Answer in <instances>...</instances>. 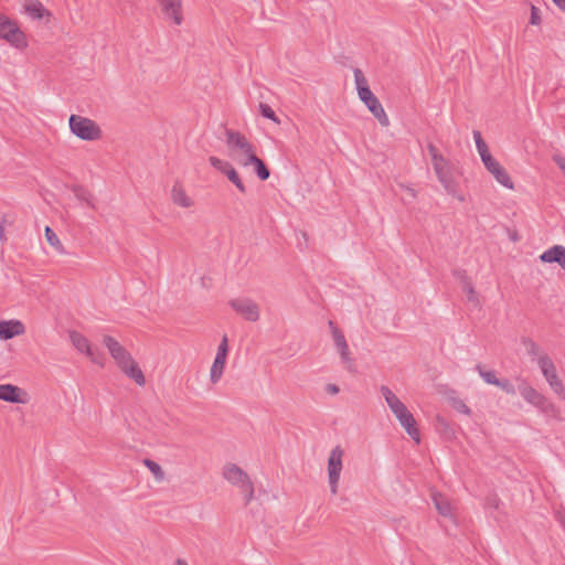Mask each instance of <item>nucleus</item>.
Listing matches in <instances>:
<instances>
[{
	"mask_svg": "<svg viewBox=\"0 0 565 565\" xmlns=\"http://www.w3.org/2000/svg\"><path fill=\"white\" fill-rule=\"evenodd\" d=\"M354 79L359 98L367 107L370 113L377 119L381 126L387 127L390 125V119L379 98L369 87L367 81L360 68L354 70Z\"/></svg>",
	"mask_w": 565,
	"mask_h": 565,
	"instance_id": "nucleus-1",
	"label": "nucleus"
},
{
	"mask_svg": "<svg viewBox=\"0 0 565 565\" xmlns=\"http://www.w3.org/2000/svg\"><path fill=\"white\" fill-rule=\"evenodd\" d=\"M71 132L86 141L98 140L102 137L100 127L87 117L72 114L68 119Z\"/></svg>",
	"mask_w": 565,
	"mask_h": 565,
	"instance_id": "nucleus-2",
	"label": "nucleus"
},
{
	"mask_svg": "<svg viewBox=\"0 0 565 565\" xmlns=\"http://www.w3.org/2000/svg\"><path fill=\"white\" fill-rule=\"evenodd\" d=\"M0 38L18 50L28 46L25 34L18 23L2 13H0Z\"/></svg>",
	"mask_w": 565,
	"mask_h": 565,
	"instance_id": "nucleus-3",
	"label": "nucleus"
},
{
	"mask_svg": "<svg viewBox=\"0 0 565 565\" xmlns=\"http://www.w3.org/2000/svg\"><path fill=\"white\" fill-rule=\"evenodd\" d=\"M70 340L72 344L75 347L77 351L81 353H84L87 358L90 359L93 363H96L100 366L104 365L105 355L103 352L95 350L89 340L79 333L78 331L72 330L68 333Z\"/></svg>",
	"mask_w": 565,
	"mask_h": 565,
	"instance_id": "nucleus-4",
	"label": "nucleus"
},
{
	"mask_svg": "<svg viewBox=\"0 0 565 565\" xmlns=\"http://www.w3.org/2000/svg\"><path fill=\"white\" fill-rule=\"evenodd\" d=\"M230 307L248 322H256L260 317V309L257 302L250 298L239 297L228 301Z\"/></svg>",
	"mask_w": 565,
	"mask_h": 565,
	"instance_id": "nucleus-5",
	"label": "nucleus"
},
{
	"mask_svg": "<svg viewBox=\"0 0 565 565\" xmlns=\"http://www.w3.org/2000/svg\"><path fill=\"white\" fill-rule=\"evenodd\" d=\"M343 454V449L340 446H335L331 450L328 459V481L332 494H337L338 492Z\"/></svg>",
	"mask_w": 565,
	"mask_h": 565,
	"instance_id": "nucleus-6",
	"label": "nucleus"
},
{
	"mask_svg": "<svg viewBox=\"0 0 565 565\" xmlns=\"http://www.w3.org/2000/svg\"><path fill=\"white\" fill-rule=\"evenodd\" d=\"M395 417L398 419L401 426L406 430L409 437L416 443H420V434L417 428L416 420L413 414L407 409L404 403L399 404L397 407L391 409Z\"/></svg>",
	"mask_w": 565,
	"mask_h": 565,
	"instance_id": "nucleus-7",
	"label": "nucleus"
},
{
	"mask_svg": "<svg viewBox=\"0 0 565 565\" xmlns=\"http://www.w3.org/2000/svg\"><path fill=\"white\" fill-rule=\"evenodd\" d=\"M433 166L439 182L444 185L447 193L456 196L459 201H463V196L457 195V184L452 178L449 162L444 158L443 162H435Z\"/></svg>",
	"mask_w": 565,
	"mask_h": 565,
	"instance_id": "nucleus-8",
	"label": "nucleus"
},
{
	"mask_svg": "<svg viewBox=\"0 0 565 565\" xmlns=\"http://www.w3.org/2000/svg\"><path fill=\"white\" fill-rule=\"evenodd\" d=\"M209 161H210V163H211V166L213 168H215L220 172L224 173L227 177V179L233 184H235V186L238 189V191L241 193H245L246 192V186L243 183L239 174L237 173L235 168L228 161H224V160H222V159H220L217 157H214V156L210 157Z\"/></svg>",
	"mask_w": 565,
	"mask_h": 565,
	"instance_id": "nucleus-9",
	"label": "nucleus"
},
{
	"mask_svg": "<svg viewBox=\"0 0 565 565\" xmlns=\"http://www.w3.org/2000/svg\"><path fill=\"white\" fill-rule=\"evenodd\" d=\"M482 163L484 164L486 169L494 177V179L502 184L503 186L508 189H513L514 184L508 174L507 170L491 156H484L483 159H481Z\"/></svg>",
	"mask_w": 565,
	"mask_h": 565,
	"instance_id": "nucleus-10",
	"label": "nucleus"
},
{
	"mask_svg": "<svg viewBox=\"0 0 565 565\" xmlns=\"http://www.w3.org/2000/svg\"><path fill=\"white\" fill-rule=\"evenodd\" d=\"M328 324L331 330L334 345L338 349L342 362L344 364H348V370L352 371V359L350 356V350L343 332L337 327V324L332 320H329Z\"/></svg>",
	"mask_w": 565,
	"mask_h": 565,
	"instance_id": "nucleus-11",
	"label": "nucleus"
},
{
	"mask_svg": "<svg viewBox=\"0 0 565 565\" xmlns=\"http://www.w3.org/2000/svg\"><path fill=\"white\" fill-rule=\"evenodd\" d=\"M225 136H226V143H227L228 148H231V149L236 148V149L242 150L246 157L245 159H249L252 154H256L254 147L252 146V143L246 139V137L243 134L232 130V129H226Z\"/></svg>",
	"mask_w": 565,
	"mask_h": 565,
	"instance_id": "nucleus-12",
	"label": "nucleus"
},
{
	"mask_svg": "<svg viewBox=\"0 0 565 565\" xmlns=\"http://www.w3.org/2000/svg\"><path fill=\"white\" fill-rule=\"evenodd\" d=\"M222 475L225 480L239 489L250 481L249 476L241 467L231 462L224 466Z\"/></svg>",
	"mask_w": 565,
	"mask_h": 565,
	"instance_id": "nucleus-13",
	"label": "nucleus"
},
{
	"mask_svg": "<svg viewBox=\"0 0 565 565\" xmlns=\"http://www.w3.org/2000/svg\"><path fill=\"white\" fill-rule=\"evenodd\" d=\"M0 399L13 404H25L29 401L28 393L13 384L0 385Z\"/></svg>",
	"mask_w": 565,
	"mask_h": 565,
	"instance_id": "nucleus-14",
	"label": "nucleus"
},
{
	"mask_svg": "<svg viewBox=\"0 0 565 565\" xmlns=\"http://www.w3.org/2000/svg\"><path fill=\"white\" fill-rule=\"evenodd\" d=\"M103 343L108 349L111 358L116 361L118 366L127 359H130L131 354L115 338L104 335Z\"/></svg>",
	"mask_w": 565,
	"mask_h": 565,
	"instance_id": "nucleus-15",
	"label": "nucleus"
},
{
	"mask_svg": "<svg viewBox=\"0 0 565 565\" xmlns=\"http://www.w3.org/2000/svg\"><path fill=\"white\" fill-rule=\"evenodd\" d=\"M452 275L460 282L462 291L467 294L468 301L475 305H479L478 295L475 290L471 279L467 275V271L461 268H455L452 270Z\"/></svg>",
	"mask_w": 565,
	"mask_h": 565,
	"instance_id": "nucleus-16",
	"label": "nucleus"
},
{
	"mask_svg": "<svg viewBox=\"0 0 565 565\" xmlns=\"http://www.w3.org/2000/svg\"><path fill=\"white\" fill-rule=\"evenodd\" d=\"M164 15L171 19L177 25H180L183 21L181 7L182 0H158Z\"/></svg>",
	"mask_w": 565,
	"mask_h": 565,
	"instance_id": "nucleus-17",
	"label": "nucleus"
},
{
	"mask_svg": "<svg viewBox=\"0 0 565 565\" xmlns=\"http://www.w3.org/2000/svg\"><path fill=\"white\" fill-rule=\"evenodd\" d=\"M542 263H556L565 270V247L563 245H553L539 256Z\"/></svg>",
	"mask_w": 565,
	"mask_h": 565,
	"instance_id": "nucleus-18",
	"label": "nucleus"
},
{
	"mask_svg": "<svg viewBox=\"0 0 565 565\" xmlns=\"http://www.w3.org/2000/svg\"><path fill=\"white\" fill-rule=\"evenodd\" d=\"M24 331V324L19 320L0 321V339L2 340H10L17 335L23 334Z\"/></svg>",
	"mask_w": 565,
	"mask_h": 565,
	"instance_id": "nucleus-19",
	"label": "nucleus"
},
{
	"mask_svg": "<svg viewBox=\"0 0 565 565\" xmlns=\"http://www.w3.org/2000/svg\"><path fill=\"white\" fill-rule=\"evenodd\" d=\"M119 369L126 374L129 379L134 380L136 384L139 386H143L146 384V377L140 370L138 363L130 356L122 364L119 365Z\"/></svg>",
	"mask_w": 565,
	"mask_h": 565,
	"instance_id": "nucleus-20",
	"label": "nucleus"
},
{
	"mask_svg": "<svg viewBox=\"0 0 565 565\" xmlns=\"http://www.w3.org/2000/svg\"><path fill=\"white\" fill-rule=\"evenodd\" d=\"M238 162L241 164H243L244 167L253 164L254 168H255V172H256L257 177L262 181H266L270 177L269 168L264 162V160H262L260 158L257 157V154H252L249 159L239 160Z\"/></svg>",
	"mask_w": 565,
	"mask_h": 565,
	"instance_id": "nucleus-21",
	"label": "nucleus"
},
{
	"mask_svg": "<svg viewBox=\"0 0 565 565\" xmlns=\"http://www.w3.org/2000/svg\"><path fill=\"white\" fill-rule=\"evenodd\" d=\"M171 199L174 204L180 205L182 207H190L193 205V201L186 195L185 191L183 190L179 182H175V184L172 188Z\"/></svg>",
	"mask_w": 565,
	"mask_h": 565,
	"instance_id": "nucleus-22",
	"label": "nucleus"
},
{
	"mask_svg": "<svg viewBox=\"0 0 565 565\" xmlns=\"http://www.w3.org/2000/svg\"><path fill=\"white\" fill-rule=\"evenodd\" d=\"M71 189L77 200L83 201L88 206L95 209L94 195L87 189L79 184H74Z\"/></svg>",
	"mask_w": 565,
	"mask_h": 565,
	"instance_id": "nucleus-23",
	"label": "nucleus"
},
{
	"mask_svg": "<svg viewBox=\"0 0 565 565\" xmlns=\"http://www.w3.org/2000/svg\"><path fill=\"white\" fill-rule=\"evenodd\" d=\"M225 363H226L225 358L215 355V359L211 366V372H210V380L213 384L217 383L220 381V379L222 377Z\"/></svg>",
	"mask_w": 565,
	"mask_h": 565,
	"instance_id": "nucleus-24",
	"label": "nucleus"
},
{
	"mask_svg": "<svg viewBox=\"0 0 565 565\" xmlns=\"http://www.w3.org/2000/svg\"><path fill=\"white\" fill-rule=\"evenodd\" d=\"M433 501L435 503V508L443 516H450L451 515V507L448 500L443 497L441 494H434Z\"/></svg>",
	"mask_w": 565,
	"mask_h": 565,
	"instance_id": "nucleus-25",
	"label": "nucleus"
},
{
	"mask_svg": "<svg viewBox=\"0 0 565 565\" xmlns=\"http://www.w3.org/2000/svg\"><path fill=\"white\" fill-rule=\"evenodd\" d=\"M25 10L34 19H42L45 14H50L49 11L39 1L26 4Z\"/></svg>",
	"mask_w": 565,
	"mask_h": 565,
	"instance_id": "nucleus-26",
	"label": "nucleus"
},
{
	"mask_svg": "<svg viewBox=\"0 0 565 565\" xmlns=\"http://www.w3.org/2000/svg\"><path fill=\"white\" fill-rule=\"evenodd\" d=\"M521 343H522V345L524 347L526 353L531 356L532 360H535V359L539 360V356L541 355L540 354V348L534 342L533 339L527 338V337H522L521 338Z\"/></svg>",
	"mask_w": 565,
	"mask_h": 565,
	"instance_id": "nucleus-27",
	"label": "nucleus"
},
{
	"mask_svg": "<svg viewBox=\"0 0 565 565\" xmlns=\"http://www.w3.org/2000/svg\"><path fill=\"white\" fill-rule=\"evenodd\" d=\"M520 394L526 402L531 403L532 405L535 403L536 399H540V396L542 395L535 388L527 384H523L520 386Z\"/></svg>",
	"mask_w": 565,
	"mask_h": 565,
	"instance_id": "nucleus-28",
	"label": "nucleus"
},
{
	"mask_svg": "<svg viewBox=\"0 0 565 565\" xmlns=\"http://www.w3.org/2000/svg\"><path fill=\"white\" fill-rule=\"evenodd\" d=\"M44 232H45V238H46L47 243L51 246H53L57 252L64 253V247H63L61 241L58 239L57 235L55 234V232L50 226H46Z\"/></svg>",
	"mask_w": 565,
	"mask_h": 565,
	"instance_id": "nucleus-29",
	"label": "nucleus"
},
{
	"mask_svg": "<svg viewBox=\"0 0 565 565\" xmlns=\"http://www.w3.org/2000/svg\"><path fill=\"white\" fill-rule=\"evenodd\" d=\"M143 465L152 472L156 480L162 481L164 479V471L158 462L147 458L143 460Z\"/></svg>",
	"mask_w": 565,
	"mask_h": 565,
	"instance_id": "nucleus-30",
	"label": "nucleus"
},
{
	"mask_svg": "<svg viewBox=\"0 0 565 565\" xmlns=\"http://www.w3.org/2000/svg\"><path fill=\"white\" fill-rule=\"evenodd\" d=\"M473 138L481 159H483L484 156L491 154L479 130H473Z\"/></svg>",
	"mask_w": 565,
	"mask_h": 565,
	"instance_id": "nucleus-31",
	"label": "nucleus"
},
{
	"mask_svg": "<svg viewBox=\"0 0 565 565\" xmlns=\"http://www.w3.org/2000/svg\"><path fill=\"white\" fill-rule=\"evenodd\" d=\"M258 110L264 118L270 119L275 124H280L279 118L276 116L275 111L268 104L259 103Z\"/></svg>",
	"mask_w": 565,
	"mask_h": 565,
	"instance_id": "nucleus-32",
	"label": "nucleus"
},
{
	"mask_svg": "<svg viewBox=\"0 0 565 565\" xmlns=\"http://www.w3.org/2000/svg\"><path fill=\"white\" fill-rule=\"evenodd\" d=\"M476 370L478 371L479 375L483 379L486 383L497 385L499 379L497 377L494 371H486L483 370L481 364H477Z\"/></svg>",
	"mask_w": 565,
	"mask_h": 565,
	"instance_id": "nucleus-33",
	"label": "nucleus"
},
{
	"mask_svg": "<svg viewBox=\"0 0 565 565\" xmlns=\"http://www.w3.org/2000/svg\"><path fill=\"white\" fill-rule=\"evenodd\" d=\"M537 363L542 373L555 366L552 359L545 353L539 356Z\"/></svg>",
	"mask_w": 565,
	"mask_h": 565,
	"instance_id": "nucleus-34",
	"label": "nucleus"
},
{
	"mask_svg": "<svg viewBox=\"0 0 565 565\" xmlns=\"http://www.w3.org/2000/svg\"><path fill=\"white\" fill-rule=\"evenodd\" d=\"M495 386L510 395H514L516 393L514 385L508 379H499Z\"/></svg>",
	"mask_w": 565,
	"mask_h": 565,
	"instance_id": "nucleus-35",
	"label": "nucleus"
},
{
	"mask_svg": "<svg viewBox=\"0 0 565 565\" xmlns=\"http://www.w3.org/2000/svg\"><path fill=\"white\" fill-rule=\"evenodd\" d=\"M245 497V505H247L254 499V484L252 480L241 489Z\"/></svg>",
	"mask_w": 565,
	"mask_h": 565,
	"instance_id": "nucleus-36",
	"label": "nucleus"
},
{
	"mask_svg": "<svg viewBox=\"0 0 565 565\" xmlns=\"http://www.w3.org/2000/svg\"><path fill=\"white\" fill-rule=\"evenodd\" d=\"M551 388L562 398L565 399V387L559 379L548 383Z\"/></svg>",
	"mask_w": 565,
	"mask_h": 565,
	"instance_id": "nucleus-37",
	"label": "nucleus"
},
{
	"mask_svg": "<svg viewBox=\"0 0 565 565\" xmlns=\"http://www.w3.org/2000/svg\"><path fill=\"white\" fill-rule=\"evenodd\" d=\"M427 150H428V152H429V154L431 157L433 163H435V162H443L444 157H443V154L439 153V151H438V149L436 148L435 145L428 143Z\"/></svg>",
	"mask_w": 565,
	"mask_h": 565,
	"instance_id": "nucleus-38",
	"label": "nucleus"
},
{
	"mask_svg": "<svg viewBox=\"0 0 565 565\" xmlns=\"http://www.w3.org/2000/svg\"><path fill=\"white\" fill-rule=\"evenodd\" d=\"M228 354V341L227 337L224 335L221 343L218 344L216 356L227 358Z\"/></svg>",
	"mask_w": 565,
	"mask_h": 565,
	"instance_id": "nucleus-39",
	"label": "nucleus"
},
{
	"mask_svg": "<svg viewBox=\"0 0 565 565\" xmlns=\"http://www.w3.org/2000/svg\"><path fill=\"white\" fill-rule=\"evenodd\" d=\"M541 23V14L539 8L535 6L531 7L530 24L539 25Z\"/></svg>",
	"mask_w": 565,
	"mask_h": 565,
	"instance_id": "nucleus-40",
	"label": "nucleus"
},
{
	"mask_svg": "<svg viewBox=\"0 0 565 565\" xmlns=\"http://www.w3.org/2000/svg\"><path fill=\"white\" fill-rule=\"evenodd\" d=\"M533 405L539 407L543 412H547L548 408L552 406L551 403L548 402V399L543 395H541L540 399H536Z\"/></svg>",
	"mask_w": 565,
	"mask_h": 565,
	"instance_id": "nucleus-41",
	"label": "nucleus"
},
{
	"mask_svg": "<svg viewBox=\"0 0 565 565\" xmlns=\"http://www.w3.org/2000/svg\"><path fill=\"white\" fill-rule=\"evenodd\" d=\"M533 405L539 407L543 412H547L548 408L552 406L551 403L548 402V399L543 395H541L540 399H536Z\"/></svg>",
	"mask_w": 565,
	"mask_h": 565,
	"instance_id": "nucleus-42",
	"label": "nucleus"
},
{
	"mask_svg": "<svg viewBox=\"0 0 565 565\" xmlns=\"http://www.w3.org/2000/svg\"><path fill=\"white\" fill-rule=\"evenodd\" d=\"M486 503L488 507H492L494 509L499 508L500 499L497 494H490L487 497Z\"/></svg>",
	"mask_w": 565,
	"mask_h": 565,
	"instance_id": "nucleus-43",
	"label": "nucleus"
},
{
	"mask_svg": "<svg viewBox=\"0 0 565 565\" xmlns=\"http://www.w3.org/2000/svg\"><path fill=\"white\" fill-rule=\"evenodd\" d=\"M543 375L548 383L558 379L555 366L548 371L543 372Z\"/></svg>",
	"mask_w": 565,
	"mask_h": 565,
	"instance_id": "nucleus-44",
	"label": "nucleus"
},
{
	"mask_svg": "<svg viewBox=\"0 0 565 565\" xmlns=\"http://www.w3.org/2000/svg\"><path fill=\"white\" fill-rule=\"evenodd\" d=\"M385 402L387 403L390 409H393L394 407H397L399 404H402L395 394L391 395Z\"/></svg>",
	"mask_w": 565,
	"mask_h": 565,
	"instance_id": "nucleus-45",
	"label": "nucleus"
},
{
	"mask_svg": "<svg viewBox=\"0 0 565 565\" xmlns=\"http://www.w3.org/2000/svg\"><path fill=\"white\" fill-rule=\"evenodd\" d=\"M381 393L383 395V397L385 398V401L391 396L393 395L394 393L392 392V390L385 385H383L381 387Z\"/></svg>",
	"mask_w": 565,
	"mask_h": 565,
	"instance_id": "nucleus-46",
	"label": "nucleus"
},
{
	"mask_svg": "<svg viewBox=\"0 0 565 565\" xmlns=\"http://www.w3.org/2000/svg\"><path fill=\"white\" fill-rule=\"evenodd\" d=\"M326 391H327L329 394L334 395V394L339 393V387H338L335 384H328V385L326 386Z\"/></svg>",
	"mask_w": 565,
	"mask_h": 565,
	"instance_id": "nucleus-47",
	"label": "nucleus"
},
{
	"mask_svg": "<svg viewBox=\"0 0 565 565\" xmlns=\"http://www.w3.org/2000/svg\"><path fill=\"white\" fill-rule=\"evenodd\" d=\"M457 409L465 414H470V408L463 402H459V406L457 407Z\"/></svg>",
	"mask_w": 565,
	"mask_h": 565,
	"instance_id": "nucleus-48",
	"label": "nucleus"
},
{
	"mask_svg": "<svg viewBox=\"0 0 565 565\" xmlns=\"http://www.w3.org/2000/svg\"><path fill=\"white\" fill-rule=\"evenodd\" d=\"M553 2L563 11H565V0H553Z\"/></svg>",
	"mask_w": 565,
	"mask_h": 565,
	"instance_id": "nucleus-49",
	"label": "nucleus"
},
{
	"mask_svg": "<svg viewBox=\"0 0 565 565\" xmlns=\"http://www.w3.org/2000/svg\"><path fill=\"white\" fill-rule=\"evenodd\" d=\"M0 239L6 241L4 228H3L2 224H0Z\"/></svg>",
	"mask_w": 565,
	"mask_h": 565,
	"instance_id": "nucleus-50",
	"label": "nucleus"
},
{
	"mask_svg": "<svg viewBox=\"0 0 565 565\" xmlns=\"http://www.w3.org/2000/svg\"><path fill=\"white\" fill-rule=\"evenodd\" d=\"M175 565H188V563L184 559H182V558H178L175 561Z\"/></svg>",
	"mask_w": 565,
	"mask_h": 565,
	"instance_id": "nucleus-51",
	"label": "nucleus"
},
{
	"mask_svg": "<svg viewBox=\"0 0 565 565\" xmlns=\"http://www.w3.org/2000/svg\"><path fill=\"white\" fill-rule=\"evenodd\" d=\"M6 223H7V218H6V216H3V217L1 218V221H0V224H2V226L4 227V224H6Z\"/></svg>",
	"mask_w": 565,
	"mask_h": 565,
	"instance_id": "nucleus-52",
	"label": "nucleus"
},
{
	"mask_svg": "<svg viewBox=\"0 0 565 565\" xmlns=\"http://www.w3.org/2000/svg\"><path fill=\"white\" fill-rule=\"evenodd\" d=\"M511 239H512V241H516V234L512 235V236H511Z\"/></svg>",
	"mask_w": 565,
	"mask_h": 565,
	"instance_id": "nucleus-53",
	"label": "nucleus"
}]
</instances>
